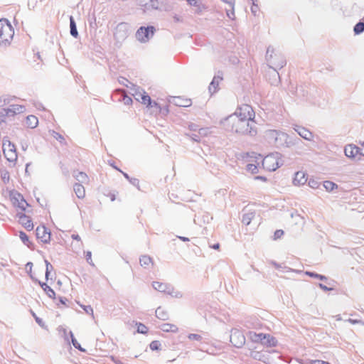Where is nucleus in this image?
Here are the masks:
<instances>
[{"label": "nucleus", "mask_w": 364, "mask_h": 364, "mask_svg": "<svg viewBox=\"0 0 364 364\" xmlns=\"http://www.w3.org/2000/svg\"><path fill=\"white\" fill-rule=\"evenodd\" d=\"M112 360H114V362L116 363V364H123L121 361L119 360H114V358H112Z\"/></svg>", "instance_id": "4d7b16f0"}, {"label": "nucleus", "mask_w": 364, "mask_h": 364, "mask_svg": "<svg viewBox=\"0 0 364 364\" xmlns=\"http://www.w3.org/2000/svg\"><path fill=\"white\" fill-rule=\"evenodd\" d=\"M134 98L142 105L150 109V113L155 116L159 115L162 112L161 107L154 101H152L150 96L142 90H136L133 94Z\"/></svg>", "instance_id": "f03ea898"}, {"label": "nucleus", "mask_w": 364, "mask_h": 364, "mask_svg": "<svg viewBox=\"0 0 364 364\" xmlns=\"http://www.w3.org/2000/svg\"><path fill=\"white\" fill-rule=\"evenodd\" d=\"M231 7H232L231 11H227V16L230 18L234 19L235 18L234 6H231Z\"/></svg>", "instance_id": "a18cd8bd"}, {"label": "nucleus", "mask_w": 364, "mask_h": 364, "mask_svg": "<svg viewBox=\"0 0 364 364\" xmlns=\"http://www.w3.org/2000/svg\"><path fill=\"white\" fill-rule=\"evenodd\" d=\"M70 335L71 337L72 343L74 346V347L76 348L77 349H78L79 350H80L81 352H85V349H84L83 348L81 347V346L77 342L76 338L73 336V334L71 331H70Z\"/></svg>", "instance_id": "473e14b6"}, {"label": "nucleus", "mask_w": 364, "mask_h": 364, "mask_svg": "<svg viewBox=\"0 0 364 364\" xmlns=\"http://www.w3.org/2000/svg\"><path fill=\"white\" fill-rule=\"evenodd\" d=\"M283 163L282 155L279 153H272L267 155L262 161V166L269 171L277 170Z\"/></svg>", "instance_id": "7ed1b4c3"}, {"label": "nucleus", "mask_w": 364, "mask_h": 364, "mask_svg": "<svg viewBox=\"0 0 364 364\" xmlns=\"http://www.w3.org/2000/svg\"><path fill=\"white\" fill-rule=\"evenodd\" d=\"M224 128L238 134L254 135L257 133L255 112L252 106L244 104L223 122Z\"/></svg>", "instance_id": "f257e3e1"}, {"label": "nucleus", "mask_w": 364, "mask_h": 364, "mask_svg": "<svg viewBox=\"0 0 364 364\" xmlns=\"http://www.w3.org/2000/svg\"><path fill=\"white\" fill-rule=\"evenodd\" d=\"M152 259L149 256L144 255L140 258V264L144 267H149L152 264Z\"/></svg>", "instance_id": "a878e982"}, {"label": "nucleus", "mask_w": 364, "mask_h": 364, "mask_svg": "<svg viewBox=\"0 0 364 364\" xmlns=\"http://www.w3.org/2000/svg\"><path fill=\"white\" fill-rule=\"evenodd\" d=\"M41 287L49 297H50V298L55 297V293L53 291V289H51L49 286H48L46 284L43 283L41 284Z\"/></svg>", "instance_id": "c85d7f7f"}, {"label": "nucleus", "mask_w": 364, "mask_h": 364, "mask_svg": "<svg viewBox=\"0 0 364 364\" xmlns=\"http://www.w3.org/2000/svg\"><path fill=\"white\" fill-rule=\"evenodd\" d=\"M51 135L57 140H58L61 143H65V139L64 137L60 134L59 133L53 131L51 133Z\"/></svg>", "instance_id": "4c0bfd02"}, {"label": "nucleus", "mask_w": 364, "mask_h": 364, "mask_svg": "<svg viewBox=\"0 0 364 364\" xmlns=\"http://www.w3.org/2000/svg\"><path fill=\"white\" fill-rule=\"evenodd\" d=\"M179 239L184 242L189 241V239L185 237H179Z\"/></svg>", "instance_id": "6e6d98bb"}, {"label": "nucleus", "mask_w": 364, "mask_h": 364, "mask_svg": "<svg viewBox=\"0 0 364 364\" xmlns=\"http://www.w3.org/2000/svg\"><path fill=\"white\" fill-rule=\"evenodd\" d=\"M9 198L13 205L19 210L26 212L30 207L29 204L26 201L23 196L16 191H10Z\"/></svg>", "instance_id": "0eeeda50"}, {"label": "nucleus", "mask_w": 364, "mask_h": 364, "mask_svg": "<svg viewBox=\"0 0 364 364\" xmlns=\"http://www.w3.org/2000/svg\"><path fill=\"white\" fill-rule=\"evenodd\" d=\"M249 338L253 342L260 343L267 346H275L277 345L276 339L269 334L250 332Z\"/></svg>", "instance_id": "423d86ee"}, {"label": "nucleus", "mask_w": 364, "mask_h": 364, "mask_svg": "<svg viewBox=\"0 0 364 364\" xmlns=\"http://www.w3.org/2000/svg\"><path fill=\"white\" fill-rule=\"evenodd\" d=\"M254 217L255 213L253 212L247 213L244 215L242 217V223H245V225H249L251 223L252 220L254 218Z\"/></svg>", "instance_id": "7c9ffc66"}, {"label": "nucleus", "mask_w": 364, "mask_h": 364, "mask_svg": "<svg viewBox=\"0 0 364 364\" xmlns=\"http://www.w3.org/2000/svg\"><path fill=\"white\" fill-rule=\"evenodd\" d=\"M72 238L76 240H80V237L78 235H73Z\"/></svg>", "instance_id": "603ef678"}, {"label": "nucleus", "mask_w": 364, "mask_h": 364, "mask_svg": "<svg viewBox=\"0 0 364 364\" xmlns=\"http://www.w3.org/2000/svg\"><path fill=\"white\" fill-rule=\"evenodd\" d=\"M345 154L348 158H355L360 155V148L353 144H348L345 147Z\"/></svg>", "instance_id": "4468645a"}, {"label": "nucleus", "mask_w": 364, "mask_h": 364, "mask_svg": "<svg viewBox=\"0 0 364 364\" xmlns=\"http://www.w3.org/2000/svg\"><path fill=\"white\" fill-rule=\"evenodd\" d=\"M188 4L193 7H196L198 12L202 11L205 9V6L202 4L200 0H186Z\"/></svg>", "instance_id": "6ab92c4d"}, {"label": "nucleus", "mask_w": 364, "mask_h": 364, "mask_svg": "<svg viewBox=\"0 0 364 364\" xmlns=\"http://www.w3.org/2000/svg\"><path fill=\"white\" fill-rule=\"evenodd\" d=\"M73 176L78 183H87L89 182V176L83 171H74Z\"/></svg>", "instance_id": "f3484780"}, {"label": "nucleus", "mask_w": 364, "mask_h": 364, "mask_svg": "<svg viewBox=\"0 0 364 364\" xmlns=\"http://www.w3.org/2000/svg\"><path fill=\"white\" fill-rule=\"evenodd\" d=\"M224 2L229 4L230 6H234L235 0H223Z\"/></svg>", "instance_id": "09e8293b"}, {"label": "nucleus", "mask_w": 364, "mask_h": 364, "mask_svg": "<svg viewBox=\"0 0 364 364\" xmlns=\"http://www.w3.org/2000/svg\"><path fill=\"white\" fill-rule=\"evenodd\" d=\"M149 346L152 350H157L160 348L161 344L159 341H153L151 342Z\"/></svg>", "instance_id": "58836bf2"}, {"label": "nucleus", "mask_w": 364, "mask_h": 364, "mask_svg": "<svg viewBox=\"0 0 364 364\" xmlns=\"http://www.w3.org/2000/svg\"><path fill=\"white\" fill-rule=\"evenodd\" d=\"M161 328L164 332H172V333H176L178 330L177 326L175 324H173V323H164L161 326Z\"/></svg>", "instance_id": "4be33fe9"}, {"label": "nucleus", "mask_w": 364, "mask_h": 364, "mask_svg": "<svg viewBox=\"0 0 364 364\" xmlns=\"http://www.w3.org/2000/svg\"><path fill=\"white\" fill-rule=\"evenodd\" d=\"M154 33V28L153 26L141 27L138 29L136 36L139 41L146 42L153 36Z\"/></svg>", "instance_id": "1a4fd4ad"}, {"label": "nucleus", "mask_w": 364, "mask_h": 364, "mask_svg": "<svg viewBox=\"0 0 364 364\" xmlns=\"http://www.w3.org/2000/svg\"><path fill=\"white\" fill-rule=\"evenodd\" d=\"M18 222L21 224L27 230H32L33 229V224L29 215H26L23 213H18L17 214Z\"/></svg>", "instance_id": "f8f14e48"}, {"label": "nucleus", "mask_w": 364, "mask_h": 364, "mask_svg": "<svg viewBox=\"0 0 364 364\" xmlns=\"http://www.w3.org/2000/svg\"><path fill=\"white\" fill-rule=\"evenodd\" d=\"M26 267H30L29 273H30L31 277L33 279L37 280V279H38V277H37V275H36V274H35V273H33H33L31 272L32 264H31V263H28V264H26Z\"/></svg>", "instance_id": "49530a36"}, {"label": "nucleus", "mask_w": 364, "mask_h": 364, "mask_svg": "<svg viewBox=\"0 0 364 364\" xmlns=\"http://www.w3.org/2000/svg\"><path fill=\"white\" fill-rule=\"evenodd\" d=\"M251 356L253 357L254 358H257V356L256 354H254L253 353H251Z\"/></svg>", "instance_id": "13d9d810"}, {"label": "nucleus", "mask_w": 364, "mask_h": 364, "mask_svg": "<svg viewBox=\"0 0 364 364\" xmlns=\"http://www.w3.org/2000/svg\"><path fill=\"white\" fill-rule=\"evenodd\" d=\"M26 108L21 105H11L9 108L4 109L0 113V123L4 122L6 117H14L16 114L24 112Z\"/></svg>", "instance_id": "6e6552de"}, {"label": "nucleus", "mask_w": 364, "mask_h": 364, "mask_svg": "<svg viewBox=\"0 0 364 364\" xmlns=\"http://www.w3.org/2000/svg\"><path fill=\"white\" fill-rule=\"evenodd\" d=\"M70 33L73 36L77 37L78 33H77L76 25H75V21H74L73 16H70Z\"/></svg>", "instance_id": "c756f323"}, {"label": "nucleus", "mask_w": 364, "mask_h": 364, "mask_svg": "<svg viewBox=\"0 0 364 364\" xmlns=\"http://www.w3.org/2000/svg\"><path fill=\"white\" fill-rule=\"evenodd\" d=\"M255 179H256V180H261V181H262L264 182H265L267 181V178L265 177H263V176H256L255 178Z\"/></svg>", "instance_id": "8fccbe9b"}, {"label": "nucleus", "mask_w": 364, "mask_h": 364, "mask_svg": "<svg viewBox=\"0 0 364 364\" xmlns=\"http://www.w3.org/2000/svg\"><path fill=\"white\" fill-rule=\"evenodd\" d=\"M306 274H309L310 277H316L321 280L326 279V277L323 275L317 274L312 273V272H306Z\"/></svg>", "instance_id": "37998d69"}, {"label": "nucleus", "mask_w": 364, "mask_h": 364, "mask_svg": "<svg viewBox=\"0 0 364 364\" xmlns=\"http://www.w3.org/2000/svg\"><path fill=\"white\" fill-rule=\"evenodd\" d=\"M73 191L79 199L85 198L86 196V191L85 187L82 184L80 183H75L73 185Z\"/></svg>", "instance_id": "a211bd4d"}, {"label": "nucleus", "mask_w": 364, "mask_h": 364, "mask_svg": "<svg viewBox=\"0 0 364 364\" xmlns=\"http://www.w3.org/2000/svg\"><path fill=\"white\" fill-rule=\"evenodd\" d=\"M176 104L180 107H188L191 105V100L190 99L178 97L176 99Z\"/></svg>", "instance_id": "aec40b11"}, {"label": "nucleus", "mask_w": 364, "mask_h": 364, "mask_svg": "<svg viewBox=\"0 0 364 364\" xmlns=\"http://www.w3.org/2000/svg\"><path fill=\"white\" fill-rule=\"evenodd\" d=\"M294 130L304 139L309 141L312 140L313 134L308 129L301 126H296Z\"/></svg>", "instance_id": "2eb2a0df"}, {"label": "nucleus", "mask_w": 364, "mask_h": 364, "mask_svg": "<svg viewBox=\"0 0 364 364\" xmlns=\"http://www.w3.org/2000/svg\"><path fill=\"white\" fill-rule=\"evenodd\" d=\"M19 237L23 244H25L26 246L30 247L32 245V242L30 241L28 236L24 232H19Z\"/></svg>", "instance_id": "bb28decb"}, {"label": "nucleus", "mask_w": 364, "mask_h": 364, "mask_svg": "<svg viewBox=\"0 0 364 364\" xmlns=\"http://www.w3.org/2000/svg\"><path fill=\"white\" fill-rule=\"evenodd\" d=\"M211 248L213 249H215V250H219L220 249V244L219 243H216L212 246H210Z\"/></svg>", "instance_id": "3c124183"}, {"label": "nucleus", "mask_w": 364, "mask_h": 364, "mask_svg": "<svg viewBox=\"0 0 364 364\" xmlns=\"http://www.w3.org/2000/svg\"><path fill=\"white\" fill-rule=\"evenodd\" d=\"M156 316L158 318L161 320H166L168 319V315L166 310H164L161 307H158L156 310Z\"/></svg>", "instance_id": "b1692460"}, {"label": "nucleus", "mask_w": 364, "mask_h": 364, "mask_svg": "<svg viewBox=\"0 0 364 364\" xmlns=\"http://www.w3.org/2000/svg\"><path fill=\"white\" fill-rule=\"evenodd\" d=\"M51 267V265L50 264L49 262H46V272H45V274H46V277L48 279V274H49V271H48V267Z\"/></svg>", "instance_id": "de8ad7c7"}, {"label": "nucleus", "mask_w": 364, "mask_h": 364, "mask_svg": "<svg viewBox=\"0 0 364 364\" xmlns=\"http://www.w3.org/2000/svg\"><path fill=\"white\" fill-rule=\"evenodd\" d=\"M153 287L156 291L163 293L171 294L172 292V288L171 286L168 285L166 283L160 282H154L152 284Z\"/></svg>", "instance_id": "dca6fc26"}, {"label": "nucleus", "mask_w": 364, "mask_h": 364, "mask_svg": "<svg viewBox=\"0 0 364 364\" xmlns=\"http://www.w3.org/2000/svg\"><path fill=\"white\" fill-rule=\"evenodd\" d=\"M316 185V183H313V185H311V187H313V188H315V187H316V186H315Z\"/></svg>", "instance_id": "bf43d9fd"}, {"label": "nucleus", "mask_w": 364, "mask_h": 364, "mask_svg": "<svg viewBox=\"0 0 364 364\" xmlns=\"http://www.w3.org/2000/svg\"><path fill=\"white\" fill-rule=\"evenodd\" d=\"M323 186L327 191H332L338 188V186L330 181H326L323 182Z\"/></svg>", "instance_id": "cd10ccee"}, {"label": "nucleus", "mask_w": 364, "mask_h": 364, "mask_svg": "<svg viewBox=\"0 0 364 364\" xmlns=\"http://www.w3.org/2000/svg\"><path fill=\"white\" fill-rule=\"evenodd\" d=\"M126 100V103L130 104L132 102V100L130 97H127L124 99Z\"/></svg>", "instance_id": "5fc2aeb1"}, {"label": "nucleus", "mask_w": 364, "mask_h": 364, "mask_svg": "<svg viewBox=\"0 0 364 364\" xmlns=\"http://www.w3.org/2000/svg\"><path fill=\"white\" fill-rule=\"evenodd\" d=\"M137 332L143 334H146L148 332V328L141 323H136Z\"/></svg>", "instance_id": "f704fd0d"}, {"label": "nucleus", "mask_w": 364, "mask_h": 364, "mask_svg": "<svg viewBox=\"0 0 364 364\" xmlns=\"http://www.w3.org/2000/svg\"><path fill=\"white\" fill-rule=\"evenodd\" d=\"M12 100L13 97L11 96L0 97V107H3L4 106L9 105Z\"/></svg>", "instance_id": "2f4dec72"}, {"label": "nucleus", "mask_w": 364, "mask_h": 364, "mask_svg": "<svg viewBox=\"0 0 364 364\" xmlns=\"http://www.w3.org/2000/svg\"><path fill=\"white\" fill-rule=\"evenodd\" d=\"M309 364H331L328 362L321 360H313L309 362Z\"/></svg>", "instance_id": "c03bdc74"}, {"label": "nucleus", "mask_w": 364, "mask_h": 364, "mask_svg": "<svg viewBox=\"0 0 364 364\" xmlns=\"http://www.w3.org/2000/svg\"><path fill=\"white\" fill-rule=\"evenodd\" d=\"M36 237L43 243H48L50 240V232L44 226H38L36 230Z\"/></svg>", "instance_id": "9b49d317"}, {"label": "nucleus", "mask_w": 364, "mask_h": 364, "mask_svg": "<svg viewBox=\"0 0 364 364\" xmlns=\"http://www.w3.org/2000/svg\"><path fill=\"white\" fill-rule=\"evenodd\" d=\"M230 342L234 346L240 348L245 343V337L241 331L235 329L231 331Z\"/></svg>", "instance_id": "9d476101"}, {"label": "nucleus", "mask_w": 364, "mask_h": 364, "mask_svg": "<svg viewBox=\"0 0 364 364\" xmlns=\"http://www.w3.org/2000/svg\"><path fill=\"white\" fill-rule=\"evenodd\" d=\"M188 338L191 341H200L202 340V336L197 333H190Z\"/></svg>", "instance_id": "e433bc0d"}, {"label": "nucleus", "mask_w": 364, "mask_h": 364, "mask_svg": "<svg viewBox=\"0 0 364 364\" xmlns=\"http://www.w3.org/2000/svg\"><path fill=\"white\" fill-rule=\"evenodd\" d=\"M14 31L12 26L6 19L0 20V45L9 43L13 38Z\"/></svg>", "instance_id": "20e7f679"}, {"label": "nucleus", "mask_w": 364, "mask_h": 364, "mask_svg": "<svg viewBox=\"0 0 364 364\" xmlns=\"http://www.w3.org/2000/svg\"><path fill=\"white\" fill-rule=\"evenodd\" d=\"M247 170L252 174L257 173L258 172V168L256 165L250 164L247 166Z\"/></svg>", "instance_id": "c9c22d12"}, {"label": "nucleus", "mask_w": 364, "mask_h": 364, "mask_svg": "<svg viewBox=\"0 0 364 364\" xmlns=\"http://www.w3.org/2000/svg\"><path fill=\"white\" fill-rule=\"evenodd\" d=\"M85 259H86V261L92 266H94V263H93V261L92 259V252L90 251H87L85 253Z\"/></svg>", "instance_id": "a19ab883"}, {"label": "nucleus", "mask_w": 364, "mask_h": 364, "mask_svg": "<svg viewBox=\"0 0 364 364\" xmlns=\"http://www.w3.org/2000/svg\"><path fill=\"white\" fill-rule=\"evenodd\" d=\"M284 235V231L282 230H277L274 232V240L279 239L282 237Z\"/></svg>", "instance_id": "79ce46f5"}, {"label": "nucleus", "mask_w": 364, "mask_h": 364, "mask_svg": "<svg viewBox=\"0 0 364 364\" xmlns=\"http://www.w3.org/2000/svg\"><path fill=\"white\" fill-rule=\"evenodd\" d=\"M105 196L108 198L110 201H114L116 199V193L113 191H108L104 193Z\"/></svg>", "instance_id": "ea45409f"}, {"label": "nucleus", "mask_w": 364, "mask_h": 364, "mask_svg": "<svg viewBox=\"0 0 364 364\" xmlns=\"http://www.w3.org/2000/svg\"><path fill=\"white\" fill-rule=\"evenodd\" d=\"M319 287H320L321 289H324V290H331V289H329V288L326 287V286H324V285H323V284H319Z\"/></svg>", "instance_id": "864d4df0"}, {"label": "nucleus", "mask_w": 364, "mask_h": 364, "mask_svg": "<svg viewBox=\"0 0 364 364\" xmlns=\"http://www.w3.org/2000/svg\"><path fill=\"white\" fill-rule=\"evenodd\" d=\"M355 34H360L364 31V23L359 22L354 26L353 29Z\"/></svg>", "instance_id": "72a5a7b5"}, {"label": "nucleus", "mask_w": 364, "mask_h": 364, "mask_svg": "<svg viewBox=\"0 0 364 364\" xmlns=\"http://www.w3.org/2000/svg\"><path fill=\"white\" fill-rule=\"evenodd\" d=\"M266 134H267V137L269 139L272 140L274 142H276L277 141L279 136H280L281 135H283V133L279 132L276 130H269Z\"/></svg>", "instance_id": "5701e85b"}, {"label": "nucleus", "mask_w": 364, "mask_h": 364, "mask_svg": "<svg viewBox=\"0 0 364 364\" xmlns=\"http://www.w3.org/2000/svg\"><path fill=\"white\" fill-rule=\"evenodd\" d=\"M168 112V109H166V113H165V114H166Z\"/></svg>", "instance_id": "052dcab7"}, {"label": "nucleus", "mask_w": 364, "mask_h": 364, "mask_svg": "<svg viewBox=\"0 0 364 364\" xmlns=\"http://www.w3.org/2000/svg\"><path fill=\"white\" fill-rule=\"evenodd\" d=\"M0 177L4 183H8L10 181V173L6 169L0 171Z\"/></svg>", "instance_id": "393cba45"}, {"label": "nucleus", "mask_w": 364, "mask_h": 364, "mask_svg": "<svg viewBox=\"0 0 364 364\" xmlns=\"http://www.w3.org/2000/svg\"><path fill=\"white\" fill-rule=\"evenodd\" d=\"M38 124V118L34 115H29L26 118V124L29 128H35Z\"/></svg>", "instance_id": "412c9836"}, {"label": "nucleus", "mask_w": 364, "mask_h": 364, "mask_svg": "<svg viewBox=\"0 0 364 364\" xmlns=\"http://www.w3.org/2000/svg\"><path fill=\"white\" fill-rule=\"evenodd\" d=\"M308 177L306 172L303 171H299L295 173L293 178V184L296 186H301L304 185L307 181Z\"/></svg>", "instance_id": "ddd939ff"}, {"label": "nucleus", "mask_w": 364, "mask_h": 364, "mask_svg": "<svg viewBox=\"0 0 364 364\" xmlns=\"http://www.w3.org/2000/svg\"><path fill=\"white\" fill-rule=\"evenodd\" d=\"M3 154L6 160L11 163H15L18 156L15 145L7 138L3 139L2 144Z\"/></svg>", "instance_id": "39448f33"}]
</instances>
